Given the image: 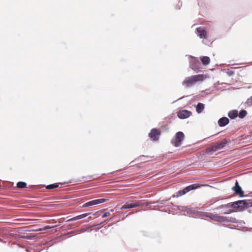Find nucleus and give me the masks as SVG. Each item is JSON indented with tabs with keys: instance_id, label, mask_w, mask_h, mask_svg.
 <instances>
[{
	"instance_id": "nucleus-1",
	"label": "nucleus",
	"mask_w": 252,
	"mask_h": 252,
	"mask_svg": "<svg viewBox=\"0 0 252 252\" xmlns=\"http://www.w3.org/2000/svg\"><path fill=\"white\" fill-rule=\"evenodd\" d=\"M251 206H252V201L251 200H239L227 204L221 205L219 208L226 207L228 208L226 211L223 212L224 214H228L234 211L232 208L235 209L236 211H241Z\"/></svg>"
},
{
	"instance_id": "nucleus-2",
	"label": "nucleus",
	"mask_w": 252,
	"mask_h": 252,
	"mask_svg": "<svg viewBox=\"0 0 252 252\" xmlns=\"http://www.w3.org/2000/svg\"><path fill=\"white\" fill-rule=\"evenodd\" d=\"M227 143L228 141L227 140L224 139L221 142H216L211 147L207 148L206 150V152H216L219 150H220L224 148Z\"/></svg>"
},
{
	"instance_id": "nucleus-3",
	"label": "nucleus",
	"mask_w": 252,
	"mask_h": 252,
	"mask_svg": "<svg viewBox=\"0 0 252 252\" xmlns=\"http://www.w3.org/2000/svg\"><path fill=\"white\" fill-rule=\"evenodd\" d=\"M150 204L149 203H140L139 201L137 200H130L127 201L125 204L123 205L121 208V210L130 209L139 206H148Z\"/></svg>"
},
{
	"instance_id": "nucleus-4",
	"label": "nucleus",
	"mask_w": 252,
	"mask_h": 252,
	"mask_svg": "<svg viewBox=\"0 0 252 252\" xmlns=\"http://www.w3.org/2000/svg\"><path fill=\"white\" fill-rule=\"evenodd\" d=\"M184 138V134L182 132H178L171 141L172 144L175 147L181 145V142Z\"/></svg>"
},
{
	"instance_id": "nucleus-5",
	"label": "nucleus",
	"mask_w": 252,
	"mask_h": 252,
	"mask_svg": "<svg viewBox=\"0 0 252 252\" xmlns=\"http://www.w3.org/2000/svg\"><path fill=\"white\" fill-rule=\"evenodd\" d=\"M190 67L194 70H200L202 69L200 63L195 57L191 58L190 61Z\"/></svg>"
},
{
	"instance_id": "nucleus-6",
	"label": "nucleus",
	"mask_w": 252,
	"mask_h": 252,
	"mask_svg": "<svg viewBox=\"0 0 252 252\" xmlns=\"http://www.w3.org/2000/svg\"><path fill=\"white\" fill-rule=\"evenodd\" d=\"M160 133V131L159 129L154 128L151 130L149 133V136L153 141H158Z\"/></svg>"
},
{
	"instance_id": "nucleus-7",
	"label": "nucleus",
	"mask_w": 252,
	"mask_h": 252,
	"mask_svg": "<svg viewBox=\"0 0 252 252\" xmlns=\"http://www.w3.org/2000/svg\"><path fill=\"white\" fill-rule=\"evenodd\" d=\"M108 199H104V198H101V199H97L95 200H93L90 201H89L85 204H84L82 206L83 207H88L91 206H94L95 205H97L100 203H104L107 201H108Z\"/></svg>"
},
{
	"instance_id": "nucleus-8",
	"label": "nucleus",
	"mask_w": 252,
	"mask_h": 252,
	"mask_svg": "<svg viewBox=\"0 0 252 252\" xmlns=\"http://www.w3.org/2000/svg\"><path fill=\"white\" fill-rule=\"evenodd\" d=\"M191 114V112L187 110H183L178 112L177 116L180 119H184L189 118Z\"/></svg>"
},
{
	"instance_id": "nucleus-9",
	"label": "nucleus",
	"mask_w": 252,
	"mask_h": 252,
	"mask_svg": "<svg viewBox=\"0 0 252 252\" xmlns=\"http://www.w3.org/2000/svg\"><path fill=\"white\" fill-rule=\"evenodd\" d=\"M232 189L236 195H239L241 197L244 196V191L239 186L238 181H236L235 186L232 188Z\"/></svg>"
},
{
	"instance_id": "nucleus-10",
	"label": "nucleus",
	"mask_w": 252,
	"mask_h": 252,
	"mask_svg": "<svg viewBox=\"0 0 252 252\" xmlns=\"http://www.w3.org/2000/svg\"><path fill=\"white\" fill-rule=\"evenodd\" d=\"M196 33L201 38H206L207 33L204 29L202 27H198L196 29Z\"/></svg>"
},
{
	"instance_id": "nucleus-11",
	"label": "nucleus",
	"mask_w": 252,
	"mask_h": 252,
	"mask_svg": "<svg viewBox=\"0 0 252 252\" xmlns=\"http://www.w3.org/2000/svg\"><path fill=\"white\" fill-rule=\"evenodd\" d=\"M211 219L217 221L224 222L226 221L227 219L226 217L223 216H220L217 215H213L211 217Z\"/></svg>"
},
{
	"instance_id": "nucleus-12",
	"label": "nucleus",
	"mask_w": 252,
	"mask_h": 252,
	"mask_svg": "<svg viewBox=\"0 0 252 252\" xmlns=\"http://www.w3.org/2000/svg\"><path fill=\"white\" fill-rule=\"evenodd\" d=\"M229 120L226 117L220 118L218 121V124L220 126H224L229 123Z\"/></svg>"
},
{
	"instance_id": "nucleus-13",
	"label": "nucleus",
	"mask_w": 252,
	"mask_h": 252,
	"mask_svg": "<svg viewBox=\"0 0 252 252\" xmlns=\"http://www.w3.org/2000/svg\"><path fill=\"white\" fill-rule=\"evenodd\" d=\"M205 185H199V184H192V185H190L188 187H186V190H188V191L191 190H192V189H198L201 187H203V186H204Z\"/></svg>"
},
{
	"instance_id": "nucleus-14",
	"label": "nucleus",
	"mask_w": 252,
	"mask_h": 252,
	"mask_svg": "<svg viewBox=\"0 0 252 252\" xmlns=\"http://www.w3.org/2000/svg\"><path fill=\"white\" fill-rule=\"evenodd\" d=\"M200 59L202 63L205 65L209 64L210 63V59L208 56L201 57Z\"/></svg>"
},
{
	"instance_id": "nucleus-15",
	"label": "nucleus",
	"mask_w": 252,
	"mask_h": 252,
	"mask_svg": "<svg viewBox=\"0 0 252 252\" xmlns=\"http://www.w3.org/2000/svg\"><path fill=\"white\" fill-rule=\"evenodd\" d=\"M186 187L183 190H180L176 193V195H174V197H179L182 195L185 194L187 192H189L188 190H186Z\"/></svg>"
},
{
	"instance_id": "nucleus-16",
	"label": "nucleus",
	"mask_w": 252,
	"mask_h": 252,
	"mask_svg": "<svg viewBox=\"0 0 252 252\" xmlns=\"http://www.w3.org/2000/svg\"><path fill=\"white\" fill-rule=\"evenodd\" d=\"M238 115V111L237 110L231 111L228 113L229 117L232 119L236 118Z\"/></svg>"
},
{
	"instance_id": "nucleus-17",
	"label": "nucleus",
	"mask_w": 252,
	"mask_h": 252,
	"mask_svg": "<svg viewBox=\"0 0 252 252\" xmlns=\"http://www.w3.org/2000/svg\"><path fill=\"white\" fill-rule=\"evenodd\" d=\"M198 80H185L183 84V85H186L187 86H189L192 85L194 82H196Z\"/></svg>"
},
{
	"instance_id": "nucleus-18",
	"label": "nucleus",
	"mask_w": 252,
	"mask_h": 252,
	"mask_svg": "<svg viewBox=\"0 0 252 252\" xmlns=\"http://www.w3.org/2000/svg\"><path fill=\"white\" fill-rule=\"evenodd\" d=\"M204 108V104L201 103H198L196 106V111L200 113H201Z\"/></svg>"
},
{
	"instance_id": "nucleus-19",
	"label": "nucleus",
	"mask_w": 252,
	"mask_h": 252,
	"mask_svg": "<svg viewBox=\"0 0 252 252\" xmlns=\"http://www.w3.org/2000/svg\"><path fill=\"white\" fill-rule=\"evenodd\" d=\"M17 187L19 189H25L27 188V184L24 182H19L17 184Z\"/></svg>"
},
{
	"instance_id": "nucleus-20",
	"label": "nucleus",
	"mask_w": 252,
	"mask_h": 252,
	"mask_svg": "<svg viewBox=\"0 0 252 252\" xmlns=\"http://www.w3.org/2000/svg\"><path fill=\"white\" fill-rule=\"evenodd\" d=\"M59 187V185L57 184H54L48 185L46 187V188L48 189H52L57 188Z\"/></svg>"
},
{
	"instance_id": "nucleus-21",
	"label": "nucleus",
	"mask_w": 252,
	"mask_h": 252,
	"mask_svg": "<svg viewBox=\"0 0 252 252\" xmlns=\"http://www.w3.org/2000/svg\"><path fill=\"white\" fill-rule=\"evenodd\" d=\"M247 111L245 110H242L239 114L238 115L239 118H244L246 115H247Z\"/></svg>"
},
{
	"instance_id": "nucleus-22",
	"label": "nucleus",
	"mask_w": 252,
	"mask_h": 252,
	"mask_svg": "<svg viewBox=\"0 0 252 252\" xmlns=\"http://www.w3.org/2000/svg\"><path fill=\"white\" fill-rule=\"evenodd\" d=\"M206 76H204L203 75H197L192 76L191 79H205Z\"/></svg>"
},
{
	"instance_id": "nucleus-23",
	"label": "nucleus",
	"mask_w": 252,
	"mask_h": 252,
	"mask_svg": "<svg viewBox=\"0 0 252 252\" xmlns=\"http://www.w3.org/2000/svg\"><path fill=\"white\" fill-rule=\"evenodd\" d=\"M234 69L233 68H231V69H228L226 72L228 75H231L233 74H234Z\"/></svg>"
},
{
	"instance_id": "nucleus-24",
	"label": "nucleus",
	"mask_w": 252,
	"mask_h": 252,
	"mask_svg": "<svg viewBox=\"0 0 252 252\" xmlns=\"http://www.w3.org/2000/svg\"><path fill=\"white\" fill-rule=\"evenodd\" d=\"M89 214H90V213H85V214H81V215H80L78 216L79 217L80 219H82V218L87 217Z\"/></svg>"
},
{
	"instance_id": "nucleus-25",
	"label": "nucleus",
	"mask_w": 252,
	"mask_h": 252,
	"mask_svg": "<svg viewBox=\"0 0 252 252\" xmlns=\"http://www.w3.org/2000/svg\"><path fill=\"white\" fill-rule=\"evenodd\" d=\"M110 215V213L109 212H107L105 213L102 216V218H105L109 216Z\"/></svg>"
},
{
	"instance_id": "nucleus-26",
	"label": "nucleus",
	"mask_w": 252,
	"mask_h": 252,
	"mask_svg": "<svg viewBox=\"0 0 252 252\" xmlns=\"http://www.w3.org/2000/svg\"><path fill=\"white\" fill-rule=\"evenodd\" d=\"M220 207V206L219 207H218L217 208V209H220V208H219ZM220 209H223V211L222 212V214H224V213H223V212L226 211L227 210H228V208H226V207H222V208H221Z\"/></svg>"
},
{
	"instance_id": "nucleus-27",
	"label": "nucleus",
	"mask_w": 252,
	"mask_h": 252,
	"mask_svg": "<svg viewBox=\"0 0 252 252\" xmlns=\"http://www.w3.org/2000/svg\"><path fill=\"white\" fill-rule=\"evenodd\" d=\"M74 221V217L66 221L69 222V221Z\"/></svg>"
},
{
	"instance_id": "nucleus-28",
	"label": "nucleus",
	"mask_w": 252,
	"mask_h": 252,
	"mask_svg": "<svg viewBox=\"0 0 252 252\" xmlns=\"http://www.w3.org/2000/svg\"><path fill=\"white\" fill-rule=\"evenodd\" d=\"M74 221L76 220H79L80 218H79V216H77L76 217H74Z\"/></svg>"
},
{
	"instance_id": "nucleus-29",
	"label": "nucleus",
	"mask_w": 252,
	"mask_h": 252,
	"mask_svg": "<svg viewBox=\"0 0 252 252\" xmlns=\"http://www.w3.org/2000/svg\"><path fill=\"white\" fill-rule=\"evenodd\" d=\"M249 102L252 104V96L249 99Z\"/></svg>"
},
{
	"instance_id": "nucleus-30",
	"label": "nucleus",
	"mask_w": 252,
	"mask_h": 252,
	"mask_svg": "<svg viewBox=\"0 0 252 252\" xmlns=\"http://www.w3.org/2000/svg\"><path fill=\"white\" fill-rule=\"evenodd\" d=\"M113 211H114V210H113V209H111V210H110V211H111V212H113Z\"/></svg>"
}]
</instances>
